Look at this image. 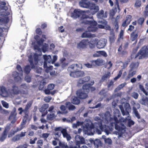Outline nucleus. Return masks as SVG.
Returning <instances> with one entry per match:
<instances>
[{
	"instance_id": "nucleus-26",
	"label": "nucleus",
	"mask_w": 148,
	"mask_h": 148,
	"mask_svg": "<svg viewBox=\"0 0 148 148\" xmlns=\"http://www.w3.org/2000/svg\"><path fill=\"white\" fill-rule=\"evenodd\" d=\"M19 75V73L16 71H14L12 73V76L14 77V80L16 81H18L21 79Z\"/></svg>"
},
{
	"instance_id": "nucleus-30",
	"label": "nucleus",
	"mask_w": 148,
	"mask_h": 148,
	"mask_svg": "<svg viewBox=\"0 0 148 148\" xmlns=\"http://www.w3.org/2000/svg\"><path fill=\"white\" fill-rule=\"evenodd\" d=\"M138 66L139 63L138 62L132 63L130 65L131 68L130 71H132L133 69L137 68Z\"/></svg>"
},
{
	"instance_id": "nucleus-15",
	"label": "nucleus",
	"mask_w": 148,
	"mask_h": 148,
	"mask_svg": "<svg viewBox=\"0 0 148 148\" xmlns=\"http://www.w3.org/2000/svg\"><path fill=\"white\" fill-rule=\"evenodd\" d=\"M107 43V40L105 38L101 39L99 41L98 40L97 47L99 49L103 48Z\"/></svg>"
},
{
	"instance_id": "nucleus-53",
	"label": "nucleus",
	"mask_w": 148,
	"mask_h": 148,
	"mask_svg": "<svg viewBox=\"0 0 148 148\" xmlns=\"http://www.w3.org/2000/svg\"><path fill=\"white\" fill-rule=\"evenodd\" d=\"M122 71L123 70H121L119 71L117 75L114 78V80H117L121 77L122 74Z\"/></svg>"
},
{
	"instance_id": "nucleus-25",
	"label": "nucleus",
	"mask_w": 148,
	"mask_h": 148,
	"mask_svg": "<svg viewBox=\"0 0 148 148\" xmlns=\"http://www.w3.org/2000/svg\"><path fill=\"white\" fill-rule=\"evenodd\" d=\"M97 16L98 18H106L107 17V15H106V14H104V11L102 10H101L97 13Z\"/></svg>"
},
{
	"instance_id": "nucleus-28",
	"label": "nucleus",
	"mask_w": 148,
	"mask_h": 148,
	"mask_svg": "<svg viewBox=\"0 0 148 148\" xmlns=\"http://www.w3.org/2000/svg\"><path fill=\"white\" fill-rule=\"evenodd\" d=\"M110 76V72H108L107 74H105L103 75L101 77L100 79V82H103L106 80L107 78H109Z\"/></svg>"
},
{
	"instance_id": "nucleus-5",
	"label": "nucleus",
	"mask_w": 148,
	"mask_h": 148,
	"mask_svg": "<svg viewBox=\"0 0 148 148\" xmlns=\"http://www.w3.org/2000/svg\"><path fill=\"white\" fill-rule=\"evenodd\" d=\"M92 19L93 20H85L83 22V23L84 24L90 25V26L87 28L89 32H95L98 29V28L95 27V26L97 25V22L94 21L93 18Z\"/></svg>"
},
{
	"instance_id": "nucleus-60",
	"label": "nucleus",
	"mask_w": 148,
	"mask_h": 148,
	"mask_svg": "<svg viewBox=\"0 0 148 148\" xmlns=\"http://www.w3.org/2000/svg\"><path fill=\"white\" fill-rule=\"evenodd\" d=\"M29 61L30 63V65L31 66L32 69H34L35 68V66L34 64L33 61V59H31L29 60Z\"/></svg>"
},
{
	"instance_id": "nucleus-39",
	"label": "nucleus",
	"mask_w": 148,
	"mask_h": 148,
	"mask_svg": "<svg viewBox=\"0 0 148 148\" xmlns=\"http://www.w3.org/2000/svg\"><path fill=\"white\" fill-rule=\"evenodd\" d=\"M31 70V67L29 65H27L25 66L24 71L25 73L26 74H29Z\"/></svg>"
},
{
	"instance_id": "nucleus-56",
	"label": "nucleus",
	"mask_w": 148,
	"mask_h": 148,
	"mask_svg": "<svg viewBox=\"0 0 148 148\" xmlns=\"http://www.w3.org/2000/svg\"><path fill=\"white\" fill-rule=\"evenodd\" d=\"M13 117V119L11 121V123L12 124H14L16 121V119H15V116L14 115V113H12L10 114L9 118L10 119H12Z\"/></svg>"
},
{
	"instance_id": "nucleus-32",
	"label": "nucleus",
	"mask_w": 148,
	"mask_h": 148,
	"mask_svg": "<svg viewBox=\"0 0 148 148\" xmlns=\"http://www.w3.org/2000/svg\"><path fill=\"white\" fill-rule=\"evenodd\" d=\"M68 71L70 72H73L77 71L75 64H72L69 67L68 69Z\"/></svg>"
},
{
	"instance_id": "nucleus-12",
	"label": "nucleus",
	"mask_w": 148,
	"mask_h": 148,
	"mask_svg": "<svg viewBox=\"0 0 148 148\" xmlns=\"http://www.w3.org/2000/svg\"><path fill=\"white\" fill-rule=\"evenodd\" d=\"M43 58L44 60L43 66L44 68L47 67V63L52 64V58L50 55H44Z\"/></svg>"
},
{
	"instance_id": "nucleus-11",
	"label": "nucleus",
	"mask_w": 148,
	"mask_h": 148,
	"mask_svg": "<svg viewBox=\"0 0 148 148\" xmlns=\"http://www.w3.org/2000/svg\"><path fill=\"white\" fill-rule=\"evenodd\" d=\"M94 80L91 81L90 83H86L83 85L82 87V89L83 90L84 92L88 93L90 92V87L93 85L94 84Z\"/></svg>"
},
{
	"instance_id": "nucleus-38",
	"label": "nucleus",
	"mask_w": 148,
	"mask_h": 148,
	"mask_svg": "<svg viewBox=\"0 0 148 148\" xmlns=\"http://www.w3.org/2000/svg\"><path fill=\"white\" fill-rule=\"evenodd\" d=\"M80 102V100L77 97H74L72 99V103L75 105H78Z\"/></svg>"
},
{
	"instance_id": "nucleus-18",
	"label": "nucleus",
	"mask_w": 148,
	"mask_h": 148,
	"mask_svg": "<svg viewBox=\"0 0 148 148\" xmlns=\"http://www.w3.org/2000/svg\"><path fill=\"white\" fill-rule=\"evenodd\" d=\"M8 127H6L5 128L4 130L2 133L1 136L0 137V140L2 142L6 138L8 131L9 130Z\"/></svg>"
},
{
	"instance_id": "nucleus-50",
	"label": "nucleus",
	"mask_w": 148,
	"mask_h": 148,
	"mask_svg": "<svg viewBox=\"0 0 148 148\" xmlns=\"http://www.w3.org/2000/svg\"><path fill=\"white\" fill-rule=\"evenodd\" d=\"M42 49L43 52H45L47 50V49L48 48V45L46 43H44V44L42 45Z\"/></svg>"
},
{
	"instance_id": "nucleus-2",
	"label": "nucleus",
	"mask_w": 148,
	"mask_h": 148,
	"mask_svg": "<svg viewBox=\"0 0 148 148\" xmlns=\"http://www.w3.org/2000/svg\"><path fill=\"white\" fill-rule=\"evenodd\" d=\"M95 120L97 121L95 123L97 127L99 128L102 131H104L107 135H108L112 131L113 128L105 125H103V121L99 117L96 116L95 118Z\"/></svg>"
},
{
	"instance_id": "nucleus-14",
	"label": "nucleus",
	"mask_w": 148,
	"mask_h": 148,
	"mask_svg": "<svg viewBox=\"0 0 148 148\" xmlns=\"http://www.w3.org/2000/svg\"><path fill=\"white\" fill-rule=\"evenodd\" d=\"M104 61L101 58H99L96 60H92L90 62L94 66H102L103 64Z\"/></svg>"
},
{
	"instance_id": "nucleus-33",
	"label": "nucleus",
	"mask_w": 148,
	"mask_h": 148,
	"mask_svg": "<svg viewBox=\"0 0 148 148\" xmlns=\"http://www.w3.org/2000/svg\"><path fill=\"white\" fill-rule=\"evenodd\" d=\"M92 37V35L88 31H86L84 32L81 36L82 38H91Z\"/></svg>"
},
{
	"instance_id": "nucleus-3",
	"label": "nucleus",
	"mask_w": 148,
	"mask_h": 148,
	"mask_svg": "<svg viewBox=\"0 0 148 148\" xmlns=\"http://www.w3.org/2000/svg\"><path fill=\"white\" fill-rule=\"evenodd\" d=\"M84 11H81L78 9H75L73 12L71 14V16L74 19H76L79 17L81 16V19H84L89 18V19H93V17L91 16L90 17L89 15L86 14H82V13L84 12Z\"/></svg>"
},
{
	"instance_id": "nucleus-10",
	"label": "nucleus",
	"mask_w": 148,
	"mask_h": 148,
	"mask_svg": "<svg viewBox=\"0 0 148 148\" xmlns=\"http://www.w3.org/2000/svg\"><path fill=\"white\" fill-rule=\"evenodd\" d=\"M70 75L74 78L82 77L84 75V73L83 71L78 70L76 71L70 72Z\"/></svg>"
},
{
	"instance_id": "nucleus-21",
	"label": "nucleus",
	"mask_w": 148,
	"mask_h": 148,
	"mask_svg": "<svg viewBox=\"0 0 148 148\" xmlns=\"http://www.w3.org/2000/svg\"><path fill=\"white\" fill-rule=\"evenodd\" d=\"M0 95L3 97H7L8 95V92L6 88L4 86L1 87L0 89Z\"/></svg>"
},
{
	"instance_id": "nucleus-57",
	"label": "nucleus",
	"mask_w": 148,
	"mask_h": 148,
	"mask_svg": "<svg viewBox=\"0 0 148 148\" xmlns=\"http://www.w3.org/2000/svg\"><path fill=\"white\" fill-rule=\"evenodd\" d=\"M26 123V122L22 121L20 126V128H19V130H21L25 127Z\"/></svg>"
},
{
	"instance_id": "nucleus-45",
	"label": "nucleus",
	"mask_w": 148,
	"mask_h": 148,
	"mask_svg": "<svg viewBox=\"0 0 148 148\" xmlns=\"http://www.w3.org/2000/svg\"><path fill=\"white\" fill-rule=\"evenodd\" d=\"M124 31L121 29L119 35L118 41H119L121 39H123V38Z\"/></svg>"
},
{
	"instance_id": "nucleus-19",
	"label": "nucleus",
	"mask_w": 148,
	"mask_h": 148,
	"mask_svg": "<svg viewBox=\"0 0 148 148\" xmlns=\"http://www.w3.org/2000/svg\"><path fill=\"white\" fill-rule=\"evenodd\" d=\"M102 56L105 57H106L108 56L106 53L104 51H97L93 54L94 57H99Z\"/></svg>"
},
{
	"instance_id": "nucleus-1",
	"label": "nucleus",
	"mask_w": 148,
	"mask_h": 148,
	"mask_svg": "<svg viewBox=\"0 0 148 148\" xmlns=\"http://www.w3.org/2000/svg\"><path fill=\"white\" fill-rule=\"evenodd\" d=\"M111 116V115L108 111L106 112L104 114L105 121L107 123H110L111 127L113 128L112 127L114 125L115 129L119 131H122L125 128L124 123H125L126 122L127 120V118H121L119 120L116 116H114L113 118H112Z\"/></svg>"
},
{
	"instance_id": "nucleus-42",
	"label": "nucleus",
	"mask_w": 148,
	"mask_h": 148,
	"mask_svg": "<svg viewBox=\"0 0 148 148\" xmlns=\"http://www.w3.org/2000/svg\"><path fill=\"white\" fill-rule=\"evenodd\" d=\"M12 91L14 94L18 95L19 93V91L17 87L14 86L12 87Z\"/></svg>"
},
{
	"instance_id": "nucleus-49",
	"label": "nucleus",
	"mask_w": 148,
	"mask_h": 148,
	"mask_svg": "<svg viewBox=\"0 0 148 148\" xmlns=\"http://www.w3.org/2000/svg\"><path fill=\"white\" fill-rule=\"evenodd\" d=\"M34 59L35 64L36 65H37L39 60H38V56L37 54H35L34 56Z\"/></svg>"
},
{
	"instance_id": "nucleus-63",
	"label": "nucleus",
	"mask_w": 148,
	"mask_h": 148,
	"mask_svg": "<svg viewBox=\"0 0 148 148\" xmlns=\"http://www.w3.org/2000/svg\"><path fill=\"white\" fill-rule=\"evenodd\" d=\"M132 96L135 99H136L138 97V95L137 92H134L132 93Z\"/></svg>"
},
{
	"instance_id": "nucleus-58",
	"label": "nucleus",
	"mask_w": 148,
	"mask_h": 148,
	"mask_svg": "<svg viewBox=\"0 0 148 148\" xmlns=\"http://www.w3.org/2000/svg\"><path fill=\"white\" fill-rule=\"evenodd\" d=\"M115 28L116 29L115 31L116 32H118L119 30V23L118 21L116 20L115 21Z\"/></svg>"
},
{
	"instance_id": "nucleus-24",
	"label": "nucleus",
	"mask_w": 148,
	"mask_h": 148,
	"mask_svg": "<svg viewBox=\"0 0 148 148\" xmlns=\"http://www.w3.org/2000/svg\"><path fill=\"white\" fill-rule=\"evenodd\" d=\"M122 44H121L118 49L119 54L121 56L127 54V52L126 50L124 49L123 50H122Z\"/></svg>"
},
{
	"instance_id": "nucleus-37",
	"label": "nucleus",
	"mask_w": 148,
	"mask_h": 148,
	"mask_svg": "<svg viewBox=\"0 0 148 148\" xmlns=\"http://www.w3.org/2000/svg\"><path fill=\"white\" fill-rule=\"evenodd\" d=\"M47 84L46 82L44 80L41 81L40 83V85L38 87L39 89L40 90H42L45 87V86Z\"/></svg>"
},
{
	"instance_id": "nucleus-16",
	"label": "nucleus",
	"mask_w": 148,
	"mask_h": 148,
	"mask_svg": "<svg viewBox=\"0 0 148 148\" xmlns=\"http://www.w3.org/2000/svg\"><path fill=\"white\" fill-rule=\"evenodd\" d=\"M97 38L92 39L90 41L88 40V45L90 48L91 49H94L96 45L97 46Z\"/></svg>"
},
{
	"instance_id": "nucleus-20",
	"label": "nucleus",
	"mask_w": 148,
	"mask_h": 148,
	"mask_svg": "<svg viewBox=\"0 0 148 148\" xmlns=\"http://www.w3.org/2000/svg\"><path fill=\"white\" fill-rule=\"evenodd\" d=\"M48 107L49 105L48 104H45L42 105L41 108H40V111L44 114H42V116H44L47 114V111L46 110Z\"/></svg>"
},
{
	"instance_id": "nucleus-6",
	"label": "nucleus",
	"mask_w": 148,
	"mask_h": 148,
	"mask_svg": "<svg viewBox=\"0 0 148 148\" xmlns=\"http://www.w3.org/2000/svg\"><path fill=\"white\" fill-rule=\"evenodd\" d=\"M89 8L90 10L86 11L85 12L89 15H92L95 14L99 10V6L92 3H91L90 4Z\"/></svg>"
},
{
	"instance_id": "nucleus-40",
	"label": "nucleus",
	"mask_w": 148,
	"mask_h": 148,
	"mask_svg": "<svg viewBox=\"0 0 148 148\" xmlns=\"http://www.w3.org/2000/svg\"><path fill=\"white\" fill-rule=\"evenodd\" d=\"M133 112L136 116L138 119H140V115L138 113V112L137 110V109L135 107H133Z\"/></svg>"
},
{
	"instance_id": "nucleus-36",
	"label": "nucleus",
	"mask_w": 148,
	"mask_h": 148,
	"mask_svg": "<svg viewBox=\"0 0 148 148\" xmlns=\"http://www.w3.org/2000/svg\"><path fill=\"white\" fill-rule=\"evenodd\" d=\"M138 36L137 34H135V32H133L130 34V38L131 40L132 41H134L137 40V38Z\"/></svg>"
},
{
	"instance_id": "nucleus-52",
	"label": "nucleus",
	"mask_w": 148,
	"mask_h": 148,
	"mask_svg": "<svg viewBox=\"0 0 148 148\" xmlns=\"http://www.w3.org/2000/svg\"><path fill=\"white\" fill-rule=\"evenodd\" d=\"M141 1L140 0H137L136 1L134 4V6L136 8L140 7L141 5Z\"/></svg>"
},
{
	"instance_id": "nucleus-44",
	"label": "nucleus",
	"mask_w": 148,
	"mask_h": 148,
	"mask_svg": "<svg viewBox=\"0 0 148 148\" xmlns=\"http://www.w3.org/2000/svg\"><path fill=\"white\" fill-rule=\"evenodd\" d=\"M126 85L125 83H123L120 84L115 89L114 91L115 92H117L122 88H123Z\"/></svg>"
},
{
	"instance_id": "nucleus-47",
	"label": "nucleus",
	"mask_w": 148,
	"mask_h": 148,
	"mask_svg": "<svg viewBox=\"0 0 148 148\" xmlns=\"http://www.w3.org/2000/svg\"><path fill=\"white\" fill-rule=\"evenodd\" d=\"M139 88L140 90L142 91L146 96L148 95V92H147L145 90L144 86L140 84L139 85Z\"/></svg>"
},
{
	"instance_id": "nucleus-62",
	"label": "nucleus",
	"mask_w": 148,
	"mask_h": 148,
	"mask_svg": "<svg viewBox=\"0 0 148 148\" xmlns=\"http://www.w3.org/2000/svg\"><path fill=\"white\" fill-rule=\"evenodd\" d=\"M85 83L83 78L79 79L77 82V86H79L80 84H84Z\"/></svg>"
},
{
	"instance_id": "nucleus-46",
	"label": "nucleus",
	"mask_w": 148,
	"mask_h": 148,
	"mask_svg": "<svg viewBox=\"0 0 148 148\" xmlns=\"http://www.w3.org/2000/svg\"><path fill=\"white\" fill-rule=\"evenodd\" d=\"M19 131L20 130H19V127H17L16 128V130L15 131H12V130H11L10 133L8 135V137H10L12 136L13 135H14L16 133Z\"/></svg>"
},
{
	"instance_id": "nucleus-41",
	"label": "nucleus",
	"mask_w": 148,
	"mask_h": 148,
	"mask_svg": "<svg viewBox=\"0 0 148 148\" xmlns=\"http://www.w3.org/2000/svg\"><path fill=\"white\" fill-rule=\"evenodd\" d=\"M138 25L142 26L145 21V18L143 17H140L137 21Z\"/></svg>"
},
{
	"instance_id": "nucleus-22",
	"label": "nucleus",
	"mask_w": 148,
	"mask_h": 148,
	"mask_svg": "<svg viewBox=\"0 0 148 148\" xmlns=\"http://www.w3.org/2000/svg\"><path fill=\"white\" fill-rule=\"evenodd\" d=\"M60 63L62 67L64 68L68 65L69 62L66 60L65 58L63 57L60 60Z\"/></svg>"
},
{
	"instance_id": "nucleus-4",
	"label": "nucleus",
	"mask_w": 148,
	"mask_h": 148,
	"mask_svg": "<svg viewBox=\"0 0 148 148\" xmlns=\"http://www.w3.org/2000/svg\"><path fill=\"white\" fill-rule=\"evenodd\" d=\"M138 57L139 60L148 57V47L144 46L141 48L136 55L135 58H136Z\"/></svg>"
},
{
	"instance_id": "nucleus-23",
	"label": "nucleus",
	"mask_w": 148,
	"mask_h": 148,
	"mask_svg": "<svg viewBox=\"0 0 148 148\" xmlns=\"http://www.w3.org/2000/svg\"><path fill=\"white\" fill-rule=\"evenodd\" d=\"M61 133L62 134L63 137L66 138L68 141L69 140L71 139L70 136L67 133L66 129H62L61 130Z\"/></svg>"
},
{
	"instance_id": "nucleus-31",
	"label": "nucleus",
	"mask_w": 148,
	"mask_h": 148,
	"mask_svg": "<svg viewBox=\"0 0 148 148\" xmlns=\"http://www.w3.org/2000/svg\"><path fill=\"white\" fill-rule=\"evenodd\" d=\"M65 105L69 110H75L76 108L74 106L71 104V103L69 102H66L65 103Z\"/></svg>"
},
{
	"instance_id": "nucleus-64",
	"label": "nucleus",
	"mask_w": 148,
	"mask_h": 148,
	"mask_svg": "<svg viewBox=\"0 0 148 148\" xmlns=\"http://www.w3.org/2000/svg\"><path fill=\"white\" fill-rule=\"evenodd\" d=\"M105 141L106 143L109 145H111L112 143V140L111 139L109 138L105 139Z\"/></svg>"
},
{
	"instance_id": "nucleus-7",
	"label": "nucleus",
	"mask_w": 148,
	"mask_h": 148,
	"mask_svg": "<svg viewBox=\"0 0 148 148\" xmlns=\"http://www.w3.org/2000/svg\"><path fill=\"white\" fill-rule=\"evenodd\" d=\"M75 140L76 145L78 146V147L75 146H71L69 148H80V145L81 144H84L85 143L84 138L79 135H77L75 136Z\"/></svg>"
},
{
	"instance_id": "nucleus-59",
	"label": "nucleus",
	"mask_w": 148,
	"mask_h": 148,
	"mask_svg": "<svg viewBox=\"0 0 148 148\" xmlns=\"http://www.w3.org/2000/svg\"><path fill=\"white\" fill-rule=\"evenodd\" d=\"M75 65L76 69H77V71L81 69L82 68V65L80 63L75 64Z\"/></svg>"
},
{
	"instance_id": "nucleus-8",
	"label": "nucleus",
	"mask_w": 148,
	"mask_h": 148,
	"mask_svg": "<svg viewBox=\"0 0 148 148\" xmlns=\"http://www.w3.org/2000/svg\"><path fill=\"white\" fill-rule=\"evenodd\" d=\"M124 107L125 111L124 110L123 107L121 106L120 109L123 115H127L129 114V112L131 111V108L130 105L128 103H125L124 105Z\"/></svg>"
},
{
	"instance_id": "nucleus-43",
	"label": "nucleus",
	"mask_w": 148,
	"mask_h": 148,
	"mask_svg": "<svg viewBox=\"0 0 148 148\" xmlns=\"http://www.w3.org/2000/svg\"><path fill=\"white\" fill-rule=\"evenodd\" d=\"M32 103L30 101L27 103V105L26 106L25 108V110L26 111V112L27 113H29L28 111V110L31 107L32 105Z\"/></svg>"
},
{
	"instance_id": "nucleus-35",
	"label": "nucleus",
	"mask_w": 148,
	"mask_h": 148,
	"mask_svg": "<svg viewBox=\"0 0 148 148\" xmlns=\"http://www.w3.org/2000/svg\"><path fill=\"white\" fill-rule=\"evenodd\" d=\"M6 4V3L4 1H2L0 2V9L1 10H6L8 9L7 7L5 6Z\"/></svg>"
},
{
	"instance_id": "nucleus-29",
	"label": "nucleus",
	"mask_w": 148,
	"mask_h": 148,
	"mask_svg": "<svg viewBox=\"0 0 148 148\" xmlns=\"http://www.w3.org/2000/svg\"><path fill=\"white\" fill-rule=\"evenodd\" d=\"M9 19L8 16H5L4 18H0V23L2 24L7 23L9 21Z\"/></svg>"
},
{
	"instance_id": "nucleus-55",
	"label": "nucleus",
	"mask_w": 148,
	"mask_h": 148,
	"mask_svg": "<svg viewBox=\"0 0 148 148\" xmlns=\"http://www.w3.org/2000/svg\"><path fill=\"white\" fill-rule=\"evenodd\" d=\"M98 22L99 23H101L102 24V25H106V24H108L107 21L106 20L103 18H102L101 20L99 21Z\"/></svg>"
},
{
	"instance_id": "nucleus-27",
	"label": "nucleus",
	"mask_w": 148,
	"mask_h": 148,
	"mask_svg": "<svg viewBox=\"0 0 148 148\" xmlns=\"http://www.w3.org/2000/svg\"><path fill=\"white\" fill-rule=\"evenodd\" d=\"M139 103L142 105L146 106L148 105V97H146L145 98H143L139 101Z\"/></svg>"
},
{
	"instance_id": "nucleus-51",
	"label": "nucleus",
	"mask_w": 148,
	"mask_h": 148,
	"mask_svg": "<svg viewBox=\"0 0 148 148\" xmlns=\"http://www.w3.org/2000/svg\"><path fill=\"white\" fill-rule=\"evenodd\" d=\"M132 18V16L130 15H128L126 16L125 21H127L128 24H129L130 23L131 21V19Z\"/></svg>"
},
{
	"instance_id": "nucleus-34",
	"label": "nucleus",
	"mask_w": 148,
	"mask_h": 148,
	"mask_svg": "<svg viewBox=\"0 0 148 148\" xmlns=\"http://www.w3.org/2000/svg\"><path fill=\"white\" fill-rule=\"evenodd\" d=\"M116 39L115 34L113 32H111L110 33V36L109 37V40L111 43H113Z\"/></svg>"
},
{
	"instance_id": "nucleus-9",
	"label": "nucleus",
	"mask_w": 148,
	"mask_h": 148,
	"mask_svg": "<svg viewBox=\"0 0 148 148\" xmlns=\"http://www.w3.org/2000/svg\"><path fill=\"white\" fill-rule=\"evenodd\" d=\"M88 45V39H83L81 40L77 45V47L80 49H86Z\"/></svg>"
},
{
	"instance_id": "nucleus-17",
	"label": "nucleus",
	"mask_w": 148,
	"mask_h": 148,
	"mask_svg": "<svg viewBox=\"0 0 148 148\" xmlns=\"http://www.w3.org/2000/svg\"><path fill=\"white\" fill-rule=\"evenodd\" d=\"M25 132H21L20 134L16 135L13 137L12 139V141L13 142H15L16 141L19 140L20 139L21 137L25 136Z\"/></svg>"
},
{
	"instance_id": "nucleus-61",
	"label": "nucleus",
	"mask_w": 148,
	"mask_h": 148,
	"mask_svg": "<svg viewBox=\"0 0 148 148\" xmlns=\"http://www.w3.org/2000/svg\"><path fill=\"white\" fill-rule=\"evenodd\" d=\"M28 114L29 113H27L25 114V115L23 117V118L22 121L26 122H27V121L29 117Z\"/></svg>"
},
{
	"instance_id": "nucleus-48",
	"label": "nucleus",
	"mask_w": 148,
	"mask_h": 148,
	"mask_svg": "<svg viewBox=\"0 0 148 148\" xmlns=\"http://www.w3.org/2000/svg\"><path fill=\"white\" fill-rule=\"evenodd\" d=\"M37 43L38 45L40 46H41L45 41V40L43 39L42 38H41L40 39L37 40Z\"/></svg>"
},
{
	"instance_id": "nucleus-54",
	"label": "nucleus",
	"mask_w": 148,
	"mask_h": 148,
	"mask_svg": "<svg viewBox=\"0 0 148 148\" xmlns=\"http://www.w3.org/2000/svg\"><path fill=\"white\" fill-rule=\"evenodd\" d=\"M86 127L87 130H92L94 128V126L93 124H91L90 125L89 124H88V125H86Z\"/></svg>"
},
{
	"instance_id": "nucleus-13",
	"label": "nucleus",
	"mask_w": 148,
	"mask_h": 148,
	"mask_svg": "<svg viewBox=\"0 0 148 148\" xmlns=\"http://www.w3.org/2000/svg\"><path fill=\"white\" fill-rule=\"evenodd\" d=\"M88 93L82 91V90H77L76 92V94L78 97L81 99H85L88 96Z\"/></svg>"
}]
</instances>
